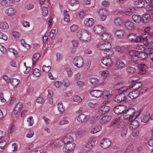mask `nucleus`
Wrapping results in <instances>:
<instances>
[{
  "label": "nucleus",
  "instance_id": "nucleus-1",
  "mask_svg": "<svg viewBox=\"0 0 153 153\" xmlns=\"http://www.w3.org/2000/svg\"><path fill=\"white\" fill-rule=\"evenodd\" d=\"M140 114V111L136 112L134 108H131L125 111L123 117L124 119L128 120L129 121L131 122L137 118Z\"/></svg>",
  "mask_w": 153,
  "mask_h": 153
},
{
  "label": "nucleus",
  "instance_id": "nucleus-2",
  "mask_svg": "<svg viewBox=\"0 0 153 153\" xmlns=\"http://www.w3.org/2000/svg\"><path fill=\"white\" fill-rule=\"evenodd\" d=\"M77 36L81 41L84 42H89L91 38L90 33L85 30H83L80 32H78Z\"/></svg>",
  "mask_w": 153,
  "mask_h": 153
},
{
  "label": "nucleus",
  "instance_id": "nucleus-3",
  "mask_svg": "<svg viewBox=\"0 0 153 153\" xmlns=\"http://www.w3.org/2000/svg\"><path fill=\"white\" fill-rule=\"evenodd\" d=\"M97 48L100 50H104L110 48L111 47V44L107 42H102L99 43L97 45Z\"/></svg>",
  "mask_w": 153,
  "mask_h": 153
},
{
  "label": "nucleus",
  "instance_id": "nucleus-4",
  "mask_svg": "<svg viewBox=\"0 0 153 153\" xmlns=\"http://www.w3.org/2000/svg\"><path fill=\"white\" fill-rule=\"evenodd\" d=\"M126 109V107L124 105H118L115 106L114 109V112L116 114L119 115L124 112Z\"/></svg>",
  "mask_w": 153,
  "mask_h": 153
},
{
  "label": "nucleus",
  "instance_id": "nucleus-5",
  "mask_svg": "<svg viewBox=\"0 0 153 153\" xmlns=\"http://www.w3.org/2000/svg\"><path fill=\"white\" fill-rule=\"evenodd\" d=\"M73 63L78 68L81 67L83 64V60L81 57H77L74 59Z\"/></svg>",
  "mask_w": 153,
  "mask_h": 153
},
{
  "label": "nucleus",
  "instance_id": "nucleus-6",
  "mask_svg": "<svg viewBox=\"0 0 153 153\" xmlns=\"http://www.w3.org/2000/svg\"><path fill=\"white\" fill-rule=\"evenodd\" d=\"M111 143V141L110 139L105 138L101 141L100 146L101 147L105 149L109 147Z\"/></svg>",
  "mask_w": 153,
  "mask_h": 153
},
{
  "label": "nucleus",
  "instance_id": "nucleus-7",
  "mask_svg": "<svg viewBox=\"0 0 153 153\" xmlns=\"http://www.w3.org/2000/svg\"><path fill=\"white\" fill-rule=\"evenodd\" d=\"M75 144L73 142H70L65 145L63 148L64 152H68L70 150H74V149L75 146Z\"/></svg>",
  "mask_w": 153,
  "mask_h": 153
},
{
  "label": "nucleus",
  "instance_id": "nucleus-8",
  "mask_svg": "<svg viewBox=\"0 0 153 153\" xmlns=\"http://www.w3.org/2000/svg\"><path fill=\"white\" fill-rule=\"evenodd\" d=\"M151 37H152V36H150V34L148 32H145L143 33V43L145 46H149V43L148 42V39Z\"/></svg>",
  "mask_w": 153,
  "mask_h": 153
},
{
  "label": "nucleus",
  "instance_id": "nucleus-9",
  "mask_svg": "<svg viewBox=\"0 0 153 153\" xmlns=\"http://www.w3.org/2000/svg\"><path fill=\"white\" fill-rule=\"evenodd\" d=\"M110 108V107L108 106L103 105L99 109L97 112L98 114L100 115L105 114L108 111Z\"/></svg>",
  "mask_w": 153,
  "mask_h": 153
},
{
  "label": "nucleus",
  "instance_id": "nucleus-10",
  "mask_svg": "<svg viewBox=\"0 0 153 153\" xmlns=\"http://www.w3.org/2000/svg\"><path fill=\"white\" fill-rule=\"evenodd\" d=\"M129 55L131 58V59L134 62L138 60V55L139 54V51L132 50L129 52Z\"/></svg>",
  "mask_w": 153,
  "mask_h": 153
},
{
  "label": "nucleus",
  "instance_id": "nucleus-11",
  "mask_svg": "<svg viewBox=\"0 0 153 153\" xmlns=\"http://www.w3.org/2000/svg\"><path fill=\"white\" fill-rule=\"evenodd\" d=\"M125 97L126 95L124 93H120L115 96L114 100L116 102H120L124 100Z\"/></svg>",
  "mask_w": 153,
  "mask_h": 153
},
{
  "label": "nucleus",
  "instance_id": "nucleus-12",
  "mask_svg": "<svg viewBox=\"0 0 153 153\" xmlns=\"http://www.w3.org/2000/svg\"><path fill=\"white\" fill-rule=\"evenodd\" d=\"M150 118V114L149 112H145L142 114L140 117L141 121L144 123H146L149 120Z\"/></svg>",
  "mask_w": 153,
  "mask_h": 153
},
{
  "label": "nucleus",
  "instance_id": "nucleus-13",
  "mask_svg": "<svg viewBox=\"0 0 153 153\" xmlns=\"http://www.w3.org/2000/svg\"><path fill=\"white\" fill-rule=\"evenodd\" d=\"M88 119L89 117L83 114H80L77 118V121L81 123L86 122Z\"/></svg>",
  "mask_w": 153,
  "mask_h": 153
},
{
  "label": "nucleus",
  "instance_id": "nucleus-14",
  "mask_svg": "<svg viewBox=\"0 0 153 153\" xmlns=\"http://www.w3.org/2000/svg\"><path fill=\"white\" fill-rule=\"evenodd\" d=\"M108 12L105 9H101L99 11V13L101 17V20L102 21H104L106 19V14Z\"/></svg>",
  "mask_w": 153,
  "mask_h": 153
},
{
  "label": "nucleus",
  "instance_id": "nucleus-15",
  "mask_svg": "<svg viewBox=\"0 0 153 153\" xmlns=\"http://www.w3.org/2000/svg\"><path fill=\"white\" fill-rule=\"evenodd\" d=\"M138 68L139 70V74H144L147 68L146 65L144 64H141L138 65Z\"/></svg>",
  "mask_w": 153,
  "mask_h": 153
},
{
  "label": "nucleus",
  "instance_id": "nucleus-16",
  "mask_svg": "<svg viewBox=\"0 0 153 153\" xmlns=\"http://www.w3.org/2000/svg\"><path fill=\"white\" fill-rule=\"evenodd\" d=\"M115 34L116 36L119 39H123L126 35L125 32L121 30H117L115 33Z\"/></svg>",
  "mask_w": 153,
  "mask_h": 153
},
{
  "label": "nucleus",
  "instance_id": "nucleus-17",
  "mask_svg": "<svg viewBox=\"0 0 153 153\" xmlns=\"http://www.w3.org/2000/svg\"><path fill=\"white\" fill-rule=\"evenodd\" d=\"M90 94L93 97H99L101 96V91L98 90H94L90 92Z\"/></svg>",
  "mask_w": 153,
  "mask_h": 153
},
{
  "label": "nucleus",
  "instance_id": "nucleus-18",
  "mask_svg": "<svg viewBox=\"0 0 153 153\" xmlns=\"http://www.w3.org/2000/svg\"><path fill=\"white\" fill-rule=\"evenodd\" d=\"M94 30L97 34H100L105 31L104 28L101 25H96L94 26Z\"/></svg>",
  "mask_w": 153,
  "mask_h": 153
},
{
  "label": "nucleus",
  "instance_id": "nucleus-19",
  "mask_svg": "<svg viewBox=\"0 0 153 153\" xmlns=\"http://www.w3.org/2000/svg\"><path fill=\"white\" fill-rule=\"evenodd\" d=\"M73 140V138L70 136H66L63 137L61 140L62 142L65 145L71 142Z\"/></svg>",
  "mask_w": 153,
  "mask_h": 153
},
{
  "label": "nucleus",
  "instance_id": "nucleus-20",
  "mask_svg": "<svg viewBox=\"0 0 153 153\" xmlns=\"http://www.w3.org/2000/svg\"><path fill=\"white\" fill-rule=\"evenodd\" d=\"M125 26V28L129 30H133L134 27V23L129 20H127L126 22Z\"/></svg>",
  "mask_w": 153,
  "mask_h": 153
},
{
  "label": "nucleus",
  "instance_id": "nucleus-21",
  "mask_svg": "<svg viewBox=\"0 0 153 153\" xmlns=\"http://www.w3.org/2000/svg\"><path fill=\"white\" fill-rule=\"evenodd\" d=\"M101 61L104 65L107 66H110L112 64L111 59L107 57L103 58L102 59Z\"/></svg>",
  "mask_w": 153,
  "mask_h": 153
},
{
  "label": "nucleus",
  "instance_id": "nucleus-22",
  "mask_svg": "<svg viewBox=\"0 0 153 153\" xmlns=\"http://www.w3.org/2000/svg\"><path fill=\"white\" fill-rule=\"evenodd\" d=\"M142 84L141 82H136L131 85L130 88H134V90L137 91L142 86Z\"/></svg>",
  "mask_w": 153,
  "mask_h": 153
},
{
  "label": "nucleus",
  "instance_id": "nucleus-23",
  "mask_svg": "<svg viewBox=\"0 0 153 153\" xmlns=\"http://www.w3.org/2000/svg\"><path fill=\"white\" fill-rule=\"evenodd\" d=\"M131 18L134 22L137 23H140L142 20L141 16L137 14H133Z\"/></svg>",
  "mask_w": 153,
  "mask_h": 153
},
{
  "label": "nucleus",
  "instance_id": "nucleus-24",
  "mask_svg": "<svg viewBox=\"0 0 153 153\" xmlns=\"http://www.w3.org/2000/svg\"><path fill=\"white\" fill-rule=\"evenodd\" d=\"M84 23L86 26H91L94 23V20L92 18H87L84 20Z\"/></svg>",
  "mask_w": 153,
  "mask_h": 153
},
{
  "label": "nucleus",
  "instance_id": "nucleus-25",
  "mask_svg": "<svg viewBox=\"0 0 153 153\" xmlns=\"http://www.w3.org/2000/svg\"><path fill=\"white\" fill-rule=\"evenodd\" d=\"M140 93L138 91H135L130 92L128 95L129 98L132 99L137 97L139 95Z\"/></svg>",
  "mask_w": 153,
  "mask_h": 153
},
{
  "label": "nucleus",
  "instance_id": "nucleus-26",
  "mask_svg": "<svg viewBox=\"0 0 153 153\" xmlns=\"http://www.w3.org/2000/svg\"><path fill=\"white\" fill-rule=\"evenodd\" d=\"M96 143V140L94 139H92L89 140L85 145L86 148L90 149L94 146Z\"/></svg>",
  "mask_w": 153,
  "mask_h": 153
},
{
  "label": "nucleus",
  "instance_id": "nucleus-27",
  "mask_svg": "<svg viewBox=\"0 0 153 153\" xmlns=\"http://www.w3.org/2000/svg\"><path fill=\"white\" fill-rule=\"evenodd\" d=\"M144 4V1L142 0H137L134 2V5L138 8L143 7Z\"/></svg>",
  "mask_w": 153,
  "mask_h": 153
},
{
  "label": "nucleus",
  "instance_id": "nucleus-28",
  "mask_svg": "<svg viewBox=\"0 0 153 153\" xmlns=\"http://www.w3.org/2000/svg\"><path fill=\"white\" fill-rule=\"evenodd\" d=\"M111 119V117L109 116H105L102 117L100 120L101 124H104L109 121Z\"/></svg>",
  "mask_w": 153,
  "mask_h": 153
},
{
  "label": "nucleus",
  "instance_id": "nucleus-29",
  "mask_svg": "<svg viewBox=\"0 0 153 153\" xmlns=\"http://www.w3.org/2000/svg\"><path fill=\"white\" fill-rule=\"evenodd\" d=\"M16 12V10L15 9L11 7L6 10L5 11V13L9 16L13 15Z\"/></svg>",
  "mask_w": 153,
  "mask_h": 153
},
{
  "label": "nucleus",
  "instance_id": "nucleus-30",
  "mask_svg": "<svg viewBox=\"0 0 153 153\" xmlns=\"http://www.w3.org/2000/svg\"><path fill=\"white\" fill-rule=\"evenodd\" d=\"M150 17L149 15L148 14H145L143 15L142 18V20L144 23H147L150 20Z\"/></svg>",
  "mask_w": 153,
  "mask_h": 153
},
{
  "label": "nucleus",
  "instance_id": "nucleus-31",
  "mask_svg": "<svg viewBox=\"0 0 153 153\" xmlns=\"http://www.w3.org/2000/svg\"><path fill=\"white\" fill-rule=\"evenodd\" d=\"M101 35V37L103 40H106L109 39L111 36V35L108 33L103 32Z\"/></svg>",
  "mask_w": 153,
  "mask_h": 153
},
{
  "label": "nucleus",
  "instance_id": "nucleus-32",
  "mask_svg": "<svg viewBox=\"0 0 153 153\" xmlns=\"http://www.w3.org/2000/svg\"><path fill=\"white\" fill-rule=\"evenodd\" d=\"M125 66V64L121 60L117 61L115 64V66L118 68H123Z\"/></svg>",
  "mask_w": 153,
  "mask_h": 153
},
{
  "label": "nucleus",
  "instance_id": "nucleus-33",
  "mask_svg": "<svg viewBox=\"0 0 153 153\" xmlns=\"http://www.w3.org/2000/svg\"><path fill=\"white\" fill-rule=\"evenodd\" d=\"M130 124L131 127L133 129L137 128L139 125V122L137 120H133Z\"/></svg>",
  "mask_w": 153,
  "mask_h": 153
},
{
  "label": "nucleus",
  "instance_id": "nucleus-34",
  "mask_svg": "<svg viewBox=\"0 0 153 153\" xmlns=\"http://www.w3.org/2000/svg\"><path fill=\"white\" fill-rule=\"evenodd\" d=\"M104 53L106 55V56H111L113 55V51L112 50L109 48L106 49L104 51Z\"/></svg>",
  "mask_w": 153,
  "mask_h": 153
},
{
  "label": "nucleus",
  "instance_id": "nucleus-35",
  "mask_svg": "<svg viewBox=\"0 0 153 153\" xmlns=\"http://www.w3.org/2000/svg\"><path fill=\"white\" fill-rule=\"evenodd\" d=\"M102 128V127L101 126H98L95 127L91 131V132L92 134L96 133L99 131Z\"/></svg>",
  "mask_w": 153,
  "mask_h": 153
},
{
  "label": "nucleus",
  "instance_id": "nucleus-36",
  "mask_svg": "<svg viewBox=\"0 0 153 153\" xmlns=\"http://www.w3.org/2000/svg\"><path fill=\"white\" fill-rule=\"evenodd\" d=\"M8 25L5 22H1L0 23V28L1 29L5 30L8 27Z\"/></svg>",
  "mask_w": 153,
  "mask_h": 153
},
{
  "label": "nucleus",
  "instance_id": "nucleus-37",
  "mask_svg": "<svg viewBox=\"0 0 153 153\" xmlns=\"http://www.w3.org/2000/svg\"><path fill=\"white\" fill-rule=\"evenodd\" d=\"M58 109L59 111L62 113L65 111V107H64L62 102H59L58 104Z\"/></svg>",
  "mask_w": 153,
  "mask_h": 153
},
{
  "label": "nucleus",
  "instance_id": "nucleus-38",
  "mask_svg": "<svg viewBox=\"0 0 153 153\" xmlns=\"http://www.w3.org/2000/svg\"><path fill=\"white\" fill-rule=\"evenodd\" d=\"M10 82L13 86H16L19 83V80L16 79H10Z\"/></svg>",
  "mask_w": 153,
  "mask_h": 153
},
{
  "label": "nucleus",
  "instance_id": "nucleus-39",
  "mask_svg": "<svg viewBox=\"0 0 153 153\" xmlns=\"http://www.w3.org/2000/svg\"><path fill=\"white\" fill-rule=\"evenodd\" d=\"M40 55L39 53H36L34 54L33 59V64L34 65H35L36 62L37 61Z\"/></svg>",
  "mask_w": 153,
  "mask_h": 153
},
{
  "label": "nucleus",
  "instance_id": "nucleus-40",
  "mask_svg": "<svg viewBox=\"0 0 153 153\" xmlns=\"http://www.w3.org/2000/svg\"><path fill=\"white\" fill-rule=\"evenodd\" d=\"M100 73L103 78H105L109 75V72L107 71H101Z\"/></svg>",
  "mask_w": 153,
  "mask_h": 153
},
{
  "label": "nucleus",
  "instance_id": "nucleus-41",
  "mask_svg": "<svg viewBox=\"0 0 153 153\" xmlns=\"http://www.w3.org/2000/svg\"><path fill=\"white\" fill-rule=\"evenodd\" d=\"M139 54L138 55V59L143 60L145 59L146 56V55L143 51H139Z\"/></svg>",
  "mask_w": 153,
  "mask_h": 153
},
{
  "label": "nucleus",
  "instance_id": "nucleus-42",
  "mask_svg": "<svg viewBox=\"0 0 153 153\" xmlns=\"http://www.w3.org/2000/svg\"><path fill=\"white\" fill-rule=\"evenodd\" d=\"M90 81L91 84L94 85H97L99 82L98 80L94 77L91 78L90 79Z\"/></svg>",
  "mask_w": 153,
  "mask_h": 153
},
{
  "label": "nucleus",
  "instance_id": "nucleus-43",
  "mask_svg": "<svg viewBox=\"0 0 153 153\" xmlns=\"http://www.w3.org/2000/svg\"><path fill=\"white\" fill-rule=\"evenodd\" d=\"M115 24L117 26H120L123 23V21L120 18H117L114 21Z\"/></svg>",
  "mask_w": 153,
  "mask_h": 153
},
{
  "label": "nucleus",
  "instance_id": "nucleus-44",
  "mask_svg": "<svg viewBox=\"0 0 153 153\" xmlns=\"http://www.w3.org/2000/svg\"><path fill=\"white\" fill-rule=\"evenodd\" d=\"M135 38V35L133 33L130 34L128 36V40L131 42H134Z\"/></svg>",
  "mask_w": 153,
  "mask_h": 153
},
{
  "label": "nucleus",
  "instance_id": "nucleus-45",
  "mask_svg": "<svg viewBox=\"0 0 153 153\" xmlns=\"http://www.w3.org/2000/svg\"><path fill=\"white\" fill-rule=\"evenodd\" d=\"M10 0H3L1 2V4L3 6H7L10 5Z\"/></svg>",
  "mask_w": 153,
  "mask_h": 153
},
{
  "label": "nucleus",
  "instance_id": "nucleus-46",
  "mask_svg": "<svg viewBox=\"0 0 153 153\" xmlns=\"http://www.w3.org/2000/svg\"><path fill=\"white\" fill-rule=\"evenodd\" d=\"M102 95L101 96L102 98L107 97L110 95V93L109 91H101Z\"/></svg>",
  "mask_w": 153,
  "mask_h": 153
},
{
  "label": "nucleus",
  "instance_id": "nucleus-47",
  "mask_svg": "<svg viewBox=\"0 0 153 153\" xmlns=\"http://www.w3.org/2000/svg\"><path fill=\"white\" fill-rule=\"evenodd\" d=\"M84 132L83 131H77L75 134L76 136L78 137H82L84 134Z\"/></svg>",
  "mask_w": 153,
  "mask_h": 153
},
{
  "label": "nucleus",
  "instance_id": "nucleus-48",
  "mask_svg": "<svg viewBox=\"0 0 153 153\" xmlns=\"http://www.w3.org/2000/svg\"><path fill=\"white\" fill-rule=\"evenodd\" d=\"M127 71L128 74H133L135 71V69L132 67H128L127 68Z\"/></svg>",
  "mask_w": 153,
  "mask_h": 153
},
{
  "label": "nucleus",
  "instance_id": "nucleus-49",
  "mask_svg": "<svg viewBox=\"0 0 153 153\" xmlns=\"http://www.w3.org/2000/svg\"><path fill=\"white\" fill-rule=\"evenodd\" d=\"M123 85V84L122 83H118L114 85V88L115 90H117L118 92V91H119L121 88H122V86Z\"/></svg>",
  "mask_w": 153,
  "mask_h": 153
},
{
  "label": "nucleus",
  "instance_id": "nucleus-50",
  "mask_svg": "<svg viewBox=\"0 0 153 153\" xmlns=\"http://www.w3.org/2000/svg\"><path fill=\"white\" fill-rule=\"evenodd\" d=\"M132 11L131 8H127L125 11L124 13L126 15H129L133 13Z\"/></svg>",
  "mask_w": 153,
  "mask_h": 153
},
{
  "label": "nucleus",
  "instance_id": "nucleus-51",
  "mask_svg": "<svg viewBox=\"0 0 153 153\" xmlns=\"http://www.w3.org/2000/svg\"><path fill=\"white\" fill-rule=\"evenodd\" d=\"M129 88L128 87L124 86L123 85L122 88H121L118 92L120 93H123L127 91Z\"/></svg>",
  "mask_w": 153,
  "mask_h": 153
},
{
  "label": "nucleus",
  "instance_id": "nucleus-52",
  "mask_svg": "<svg viewBox=\"0 0 153 153\" xmlns=\"http://www.w3.org/2000/svg\"><path fill=\"white\" fill-rule=\"evenodd\" d=\"M127 132V129L124 128L121 131V135L122 137H126Z\"/></svg>",
  "mask_w": 153,
  "mask_h": 153
},
{
  "label": "nucleus",
  "instance_id": "nucleus-53",
  "mask_svg": "<svg viewBox=\"0 0 153 153\" xmlns=\"http://www.w3.org/2000/svg\"><path fill=\"white\" fill-rule=\"evenodd\" d=\"M51 69V67L50 66H46L45 65H44L42 67V70L43 72H47L49 71Z\"/></svg>",
  "mask_w": 153,
  "mask_h": 153
},
{
  "label": "nucleus",
  "instance_id": "nucleus-54",
  "mask_svg": "<svg viewBox=\"0 0 153 153\" xmlns=\"http://www.w3.org/2000/svg\"><path fill=\"white\" fill-rule=\"evenodd\" d=\"M73 100L75 102H81L82 99L79 96H76L73 98Z\"/></svg>",
  "mask_w": 153,
  "mask_h": 153
},
{
  "label": "nucleus",
  "instance_id": "nucleus-55",
  "mask_svg": "<svg viewBox=\"0 0 153 153\" xmlns=\"http://www.w3.org/2000/svg\"><path fill=\"white\" fill-rule=\"evenodd\" d=\"M42 14L43 16H47L48 13V10L47 7H44L42 8Z\"/></svg>",
  "mask_w": 153,
  "mask_h": 153
},
{
  "label": "nucleus",
  "instance_id": "nucleus-56",
  "mask_svg": "<svg viewBox=\"0 0 153 153\" xmlns=\"http://www.w3.org/2000/svg\"><path fill=\"white\" fill-rule=\"evenodd\" d=\"M33 74L36 77H38L40 75L39 70L37 68H35L33 71Z\"/></svg>",
  "mask_w": 153,
  "mask_h": 153
},
{
  "label": "nucleus",
  "instance_id": "nucleus-57",
  "mask_svg": "<svg viewBox=\"0 0 153 153\" xmlns=\"http://www.w3.org/2000/svg\"><path fill=\"white\" fill-rule=\"evenodd\" d=\"M144 8L147 11H150L153 9V7L151 4H148Z\"/></svg>",
  "mask_w": 153,
  "mask_h": 153
},
{
  "label": "nucleus",
  "instance_id": "nucleus-58",
  "mask_svg": "<svg viewBox=\"0 0 153 153\" xmlns=\"http://www.w3.org/2000/svg\"><path fill=\"white\" fill-rule=\"evenodd\" d=\"M152 49L149 47L144 49V53L147 55V54H149L152 53Z\"/></svg>",
  "mask_w": 153,
  "mask_h": 153
},
{
  "label": "nucleus",
  "instance_id": "nucleus-59",
  "mask_svg": "<svg viewBox=\"0 0 153 153\" xmlns=\"http://www.w3.org/2000/svg\"><path fill=\"white\" fill-rule=\"evenodd\" d=\"M143 39V36H135V38L134 39V42H141Z\"/></svg>",
  "mask_w": 153,
  "mask_h": 153
},
{
  "label": "nucleus",
  "instance_id": "nucleus-60",
  "mask_svg": "<svg viewBox=\"0 0 153 153\" xmlns=\"http://www.w3.org/2000/svg\"><path fill=\"white\" fill-rule=\"evenodd\" d=\"M86 15V13L85 11H81L80 12L79 14V17L80 18H83Z\"/></svg>",
  "mask_w": 153,
  "mask_h": 153
},
{
  "label": "nucleus",
  "instance_id": "nucleus-61",
  "mask_svg": "<svg viewBox=\"0 0 153 153\" xmlns=\"http://www.w3.org/2000/svg\"><path fill=\"white\" fill-rule=\"evenodd\" d=\"M65 71L67 72L68 76H71L73 74V72L71 69L69 68H67L65 69Z\"/></svg>",
  "mask_w": 153,
  "mask_h": 153
},
{
  "label": "nucleus",
  "instance_id": "nucleus-62",
  "mask_svg": "<svg viewBox=\"0 0 153 153\" xmlns=\"http://www.w3.org/2000/svg\"><path fill=\"white\" fill-rule=\"evenodd\" d=\"M69 2L72 6L74 5H76L78 4V2L76 0H70Z\"/></svg>",
  "mask_w": 153,
  "mask_h": 153
},
{
  "label": "nucleus",
  "instance_id": "nucleus-63",
  "mask_svg": "<svg viewBox=\"0 0 153 153\" xmlns=\"http://www.w3.org/2000/svg\"><path fill=\"white\" fill-rule=\"evenodd\" d=\"M13 35L15 38H18L20 37L21 34L18 32L14 31L13 32Z\"/></svg>",
  "mask_w": 153,
  "mask_h": 153
},
{
  "label": "nucleus",
  "instance_id": "nucleus-64",
  "mask_svg": "<svg viewBox=\"0 0 153 153\" xmlns=\"http://www.w3.org/2000/svg\"><path fill=\"white\" fill-rule=\"evenodd\" d=\"M132 149L130 146L128 147L124 151V153H131Z\"/></svg>",
  "mask_w": 153,
  "mask_h": 153
}]
</instances>
